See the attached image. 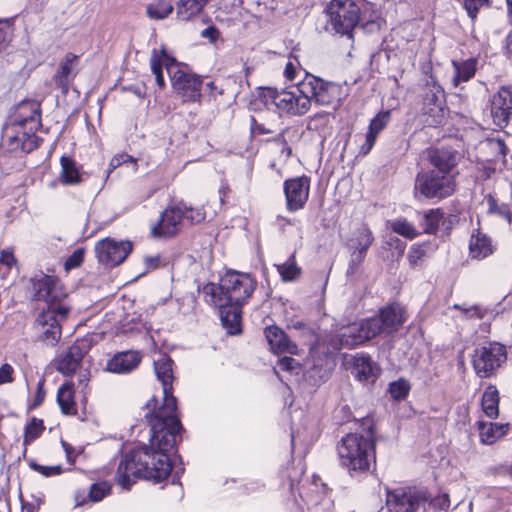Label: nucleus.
<instances>
[{"mask_svg": "<svg viewBox=\"0 0 512 512\" xmlns=\"http://www.w3.org/2000/svg\"><path fill=\"white\" fill-rule=\"evenodd\" d=\"M175 413L176 409L159 407L151 419L149 447L143 446L123 456L116 473V481L122 488L130 489L137 478L159 482L170 474L172 465L167 453L175 446L182 429Z\"/></svg>", "mask_w": 512, "mask_h": 512, "instance_id": "nucleus-1", "label": "nucleus"}, {"mask_svg": "<svg viewBox=\"0 0 512 512\" xmlns=\"http://www.w3.org/2000/svg\"><path fill=\"white\" fill-rule=\"evenodd\" d=\"M40 115L38 102L25 101L18 105L12 121L3 128L2 139L9 150L28 153L38 147L35 133L41 126Z\"/></svg>", "mask_w": 512, "mask_h": 512, "instance_id": "nucleus-2", "label": "nucleus"}, {"mask_svg": "<svg viewBox=\"0 0 512 512\" xmlns=\"http://www.w3.org/2000/svg\"><path fill=\"white\" fill-rule=\"evenodd\" d=\"M37 300H42L45 306L35 321V327L42 342L55 346L61 338V321L66 319L70 307L66 302L64 290H37Z\"/></svg>", "mask_w": 512, "mask_h": 512, "instance_id": "nucleus-3", "label": "nucleus"}, {"mask_svg": "<svg viewBox=\"0 0 512 512\" xmlns=\"http://www.w3.org/2000/svg\"><path fill=\"white\" fill-rule=\"evenodd\" d=\"M340 465L351 476L369 471L375 461V443L371 428L365 434L349 433L337 445Z\"/></svg>", "mask_w": 512, "mask_h": 512, "instance_id": "nucleus-4", "label": "nucleus"}, {"mask_svg": "<svg viewBox=\"0 0 512 512\" xmlns=\"http://www.w3.org/2000/svg\"><path fill=\"white\" fill-rule=\"evenodd\" d=\"M259 95L266 106L274 105L279 113L288 116H303L311 108L308 94L304 93L303 81L290 90L263 88Z\"/></svg>", "mask_w": 512, "mask_h": 512, "instance_id": "nucleus-5", "label": "nucleus"}, {"mask_svg": "<svg viewBox=\"0 0 512 512\" xmlns=\"http://www.w3.org/2000/svg\"><path fill=\"white\" fill-rule=\"evenodd\" d=\"M237 290H205V301L218 308L221 323L230 335L241 333L242 302L232 295Z\"/></svg>", "mask_w": 512, "mask_h": 512, "instance_id": "nucleus-6", "label": "nucleus"}, {"mask_svg": "<svg viewBox=\"0 0 512 512\" xmlns=\"http://www.w3.org/2000/svg\"><path fill=\"white\" fill-rule=\"evenodd\" d=\"M326 12L332 29L349 38L352 37V30L361 23L360 8L352 0H331Z\"/></svg>", "mask_w": 512, "mask_h": 512, "instance_id": "nucleus-7", "label": "nucleus"}, {"mask_svg": "<svg viewBox=\"0 0 512 512\" xmlns=\"http://www.w3.org/2000/svg\"><path fill=\"white\" fill-rule=\"evenodd\" d=\"M380 334L379 319H363L341 327L337 339L333 342L334 349H352Z\"/></svg>", "mask_w": 512, "mask_h": 512, "instance_id": "nucleus-8", "label": "nucleus"}, {"mask_svg": "<svg viewBox=\"0 0 512 512\" xmlns=\"http://www.w3.org/2000/svg\"><path fill=\"white\" fill-rule=\"evenodd\" d=\"M415 196L427 199H443L455 191L454 175H441L436 170L418 173L414 186Z\"/></svg>", "mask_w": 512, "mask_h": 512, "instance_id": "nucleus-9", "label": "nucleus"}, {"mask_svg": "<svg viewBox=\"0 0 512 512\" xmlns=\"http://www.w3.org/2000/svg\"><path fill=\"white\" fill-rule=\"evenodd\" d=\"M504 345L493 342L474 350L472 363L475 373L480 378H488L506 361Z\"/></svg>", "mask_w": 512, "mask_h": 512, "instance_id": "nucleus-10", "label": "nucleus"}, {"mask_svg": "<svg viewBox=\"0 0 512 512\" xmlns=\"http://www.w3.org/2000/svg\"><path fill=\"white\" fill-rule=\"evenodd\" d=\"M304 93L308 94L310 104L314 101L321 106H334L340 101L341 88L339 85L331 82H325L322 79L307 75L303 80Z\"/></svg>", "mask_w": 512, "mask_h": 512, "instance_id": "nucleus-11", "label": "nucleus"}, {"mask_svg": "<svg viewBox=\"0 0 512 512\" xmlns=\"http://www.w3.org/2000/svg\"><path fill=\"white\" fill-rule=\"evenodd\" d=\"M425 503V491L402 487L387 492L386 504L390 512H422Z\"/></svg>", "mask_w": 512, "mask_h": 512, "instance_id": "nucleus-12", "label": "nucleus"}, {"mask_svg": "<svg viewBox=\"0 0 512 512\" xmlns=\"http://www.w3.org/2000/svg\"><path fill=\"white\" fill-rule=\"evenodd\" d=\"M132 251L130 241H116L112 238H105L95 245V253L98 261L107 266L121 264Z\"/></svg>", "mask_w": 512, "mask_h": 512, "instance_id": "nucleus-13", "label": "nucleus"}, {"mask_svg": "<svg viewBox=\"0 0 512 512\" xmlns=\"http://www.w3.org/2000/svg\"><path fill=\"white\" fill-rule=\"evenodd\" d=\"M286 208L289 212H296L304 208L310 191V180L301 176L287 179L284 182Z\"/></svg>", "mask_w": 512, "mask_h": 512, "instance_id": "nucleus-14", "label": "nucleus"}, {"mask_svg": "<svg viewBox=\"0 0 512 512\" xmlns=\"http://www.w3.org/2000/svg\"><path fill=\"white\" fill-rule=\"evenodd\" d=\"M173 89L184 101L195 102L201 96L202 80L193 74L187 73L177 66L171 75Z\"/></svg>", "mask_w": 512, "mask_h": 512, "instance_id": "nucleus-15", "label": "nucleus"}, {"mask_svg": "<svg viewBox=\"0 0 512 512\" xmlns=\"http://www.w3.org/2000/svg\"><path fill=\"white\" fill-rule=\"evenodd\" d=\"M173 361L165 355L154 361V370L157 379L162 384L163 390V404L166 409H177L176 398L173 396L172 383L173 376Z\"/></svg>", "mask_w": 512, "mask_h": 512, "instance_id": "nucleus-16", "label": "nucleus"}, {"mask_svg": "<svg viewBox=\"0 0 512 512\" xmlns=\"http://www.w3.org/2000/svg\"><path fill=\"white\" fill-rule=\"evenodd\" d=\"M512 115V85L502 86L491 100V116L494 124L505 127Z\"/></svg>", "mask_w": 512, "mask_h": 512, "instance_id": "nucleus-17", "label": "nucleus"}, {"mask_svg": "<svg viewBox=\"0 0 512 512\" xmlns=\"http://www.w3.org/2000/svg\"><path fill=\"white\" fill-rule=\"evenodd\" d=\"M184 217V210L180 206H171L164 210L157 225L151 232L154 236L170 237L178 233L181 221Z\"/></svg>", "mask_w": 512, "mask_h": 512, "instance_id": "nucleus-18", "label": "nucleus"}, {"mask_svg": "<svg viewBox=\"0 0 512 512\" xmlns=\"http://www.w3.org/2000/svg\"><path fill=\"white\" fill-rule=\"evenodd\" d=\"M405 309L397 304L388 305L380 310L378 316L371 319H379L380 334H390L396 331L406 321Z\"/></svg>", "mask_w": 512, "mask_h": 512, "instance_id": "nucleus-19", "label": "nucleus"}, {"mask_svg": "<svg viewBox=\"0 0 512 512\" xmlns=\"http://www.w3.org/2000/svg\"><path fill=\"white\" fill-rule=\"evenodd\" d=\"M391 120V114L389 110L380 111L371 121L368 127V131L363 136L364 141L360 144L358 155L366 156L373 148L378 135L386 128Z\"/></svg>", "mask_w": 512, "mask_h": 512, "instance_id": "nucleus-20", "label": "nucleus"}, {"mask_svg": "<svg viewBox=\"0 0 512 512\" xmlns=\"http://www.w3.org/2000/svg\"><path fill=\"white\" fill-rule=\"evenodd\" d=\"M380 369L372 361L371 357L365 354H358L352 358L351 374L360 382H374Z\"/></svg>", "mask_w": 512, "mask_h": 512, "instance_id": "nucleus-21", "label": "nucleus"}, {"mask_svg": "<svg viewBox=\"0 0 512 512\" xmlns=\"http://www.w3.org/2000/svg\"><path fill=\"white\" fill-rule=\"evenodd\" d=\"M84 354L85 350L80 343L73 344L55 360L56 370L66 376L72 375L79 367Z\"/></svg>", "mask_w": 512, "mask_h": 512, "instance_id": "nucleus-22", "label": "nucleus"}, {"mask_svg": "<svg viewBox=\"0 0 512 512\" xmlns=\"http://www.w3.org/2000/svg\"><path fill=\"white\" fill-rule=\"evenodd\" d=\"M141 359L137 351L119 352L107 362L106 370L117 374L129 373L138 367Z\"/></svg>", "mask_w": 512, "mask_h": 512, "instance_id": "nucleus-23", "label": "nucleus"}, {"mask_svg": "<svg viewBox=\"0 0 512 512\" xmlns=\"http://www.w3.org/2000/svg\"><path fill=\"white\" fill-rule=\"evenodd\" d=\"M150 66L152 73L155 75L157 85L160 88H164L165 81L162 68L165 66L171 76L176 68L175 59L167 54L164 47H161L159 50L153 49L151 53Z\"/></svg>", "mask_w": 512, "mask_h": 512, "instance_id": "nucleus-24", "label": "nucleus"}, {"mask_svg": "<svg viewBox=\"0 0 512 512\" xmlns=\"http://www.w3.org/2000/svg\"><path fill=\"white\" fill-rule=\"evenodd\" d=\"M429 160L437 173L453 175L451 172L457 165V152L451 149H434L429 151Z\"/></svg>", "mask_w": 512, "mask_h": 512, "instance_id": "nucleus-25", "label": "nucleus"}, {"mask_svg": "<svg viewBox=\"0 0 512 512\" xmlns=\"http://www.w3.org/2000/svg\"><path fill=\"white\" fill-rule=\"evenodd\" d=\"M265 337L270 349L274 353L295 354L297 346L290 342L285 332L277 326H268L265 329Z\"/></svg>", "mask_w": 512, "mask_h": 512, "instance_id": "nucleus-26", "label": "nucleus"}, {"mask_svg": "<svg viewBox=\"0 0 512 512\" xmlns=\"http://www.w3.org/2000/svg\"><path fill=\"white\" fill-rule=\"evenodd\" d=\"M493 252L494 246L490 237L480 231L472 233L469 240V256L472 259L482 260Z\"/></svg>", "mask_w": 512, "mask_h": 512, "instance_id": "nucleus-27", "label": "nucleus"}, {"mask_svg": "<svg viewBox=\"0 0 512 512\" xmlns=\"http://www.w3.org/2000/svg\"><path fill=\"white\" fill-rule=\"evenodd\" d=\"M77 60L78 57L76 55L67 54L61 62L59 70L54 76L55 84L63 93L68 92L69 84L75 75L74 68L77 64Z\"/></svg>", "mask_w": 512, "mask_h": 512, "instance_id": "nucleus-28", "label": "nucleus"}, {"mask_svg": "<svg viewBox=\"0 0 512 512\" xmlns=\"http://www.w3.org/2000/svg\"><path fill=\"white\" fill-rule=\"evenodd\" d=\"M210 0H178L176 17L180 21H190L200 15Z\"/></svg>", "mask_w": 512, "mask_h": 512, "instance_id": "nucleus-29", "label": "nucleus"}, {"mask_svg": "<svg viewBox=\"0 0 512 512\" xmlns=\"http://www.w3.org/2000/svg\"><path fill=\"white\" fill-rule=\"evenodd\" d=\"M254 286L255 282L250 274L229 270L221 277L219 288H253Z\"/></svg>", "mask_w": 512, "mask_h": 512, "instance_id": "nucleus-30", "label": "nucleus"}, {"mask_svg": "<svg viewBox=\"0 0 512 512\" xmlns=\"http://www.w3.org/2000/svg\"><path fill=\"white\" fill-rule=\"evenodd\" d=\"M57 402L65 414L76 412L74 401V384L71 381L63 383L58 389Z\"/></svg>", "mask_w": 512, "mask_h": 512, "instance_id": "nucleus-31", "label": "nucleus"}, {"mask_svg": "<svg viewBox=\"0 0 512 512\" xmlns=\"http://www.w3.org/2000/svg\"><path fill=\"white\" fill-rule=\"evenodd\" d=\"M423 122L431 127L442 125L447 117L446 105H423Z\"/></svg>", "mask_w": 512, "mask_h": 512, "instance_id": "nucleus-32", "label": "nucleus"}, {"mask_svg": "<svg viewBox=\"0 0 512 512\" xmlns=\"http://www.w3.org/2000/svg\"><path fill=\"white\" fill-rule=\"evenodd\" d=\"M482 409L486 416L496 418L499 413V395L495 386L490 385L482 395Z\"/></svg>", "mask_w": 512, "mask_h": 512, "instance_id": "nucleus-33", "label": "nucleus"}, {"mask_svg": "<svg viewBox=\"0 0 512 512\" xmlns=\"http://www.w3.org/2000/svg\"><path fill=\"white\" fill-rule=\"evenodd\" d=\"M61 163V182L65 185H75L81 180L79 170L74 160L67 156H62L60 159Z\"/></svg>", "mask_w": 512, "mask_h": 512, "instance_id": "nucleus-34", "label": "nucleus"}, {"mask_svg": "<svg viewBox=\"0 0 512 512\" xmlns=\"http://www.w3.org/2000/svg\"><path fill=\"white\" fill-rule=\"evenodd\" d=\"M455 75L453 77V84L458 86L461 82L470 80L476 72V60L467 59L465 61H453Z\"/></svg>", "mask_w": 512, "mask_h": 512, "instance_id": "nucleus-35", "label": "nucleus"}, {"mask_svg": "<svg viewBox=\"0 0 512 512\" xmlns=\"http://www.w3.org/2000/svg\"><path fill=\"white\" fill-rule=\"evenodd\" d=\"M373 241L374 237L371 230L367 226L363 225L349 239L348 247L349 249L367 252Z\"/></svg>", "mask_w": 512, "mask_h": 512, "instance_id": "nucleus-36", "label": "nucleus"}, {"mask_svg": "<svg viewBox=\"0 0 512 512\" xmlns=\"http://www.w3.org/2000/svg\"><path fill=\"white\" fill-rule=\"evenodd\" d=\"M170 0H156L146 6V15L152 20H164L173 12Z\"/></svg>", "mask_w": 512, "mask_h": 512, "instance_id": "nucleus-37", "label": "nucleus"}, {"mask_svg": "<svg viewBox=\"0 0 512 512\" xmlns=\"http://www.w3.org/2000/svg\"><path fill=\"white\" fill-rule=\"evenodd\" d=\"M508 430L509 424L492 423L488 427H482L480 430L481 442L487 445H491L506 435Z\"/></svg>", "mask_w": 512, "mask_h": 512, "instance_id": "nucleus-38", "label": "nucleus"}, {"mask_svg": "<svg viewBox=\"0 0 512 512\" xmlns=\"http://www.w3.org/2000/svg\"><path fill=\"white\" fill-rule=\"evenodd\" d=\"M307 130L317 132L325 137L330 130V114L327 112L316 113L307 120Z\"/></svg>", "mask_w": 512, "mask_h": 512, "instance_id": "nucleus-39", "label": "nucleus"}, {"mask_svg": "<svg viewBox=\"0 0 512 512\" xmlns=\"http://www.w3.org/2000/svg\"><path fill=\"white\" fill-rule=\"evenodd\" d=\"M445 93L443 88L436 83L432 78L428 81L425 88L423 97V105H444Z\"/></svg>", "mask_w": 512, "mask_h": 512, "instance_id": "nucleus-40", "label": "nucleus"}, {"mask_svg": "<svg viewBox=\"0 0 512 512\" xmlns=\"http://www.w3.org/2000/svg\"><path fill=\"white\" fill-rule=\"evenodd\" d=\"M44 431L43 421L33 417L30 422L25 426L24 429V439L23 446L24 451L23 454H26L27 446L32 443L34 440L39 438Z\"/></svg>", "mask_w": 512, "mask_h": 512, "instance_id": "nucleus-41", "label": "nucleus"}, {"mask_svg": "<svg viewBox=\"0 0 512 512\" xmlns=\"http://www.w3.org/2000/svg\"><path fill=\"white\" fill-rule=\"evenodd\" d=\"M389 225L394 233L410 240L416 238L419 234L415 226L405 218L394 219L390 221Z\"/></svg>", "mask_w": 512, "mask_h": 512, "instance_id": "nucleus-42", "label": "nucleus"}, {"mask_svg": "<svg viewBox=\"0 0 512 512\" xmlns=\"http://www.w3.org/2000/svg\"><path fill=\"white\" fill-rule=\"evenodd\" d=\"M444 217L440 209H431L424 214V232L426 234H435Z\"/></svg>", "mask_w": 512, "mask_h": 512, "instance_id": "nucleus-43", "label": "nucleus"}, {"mask_svg": "<svg viewBox=\"0 0 512 512\" xmlns=\"http://www.w3.org/2000/svg\"><path fill=\"white\" fill-rule=\"evenodd\" d=\"M425 505H423L422 512H436L446 510L449 507L450 501L447 495H439L431 498L425 492Z\"/></svg>", "mask_w": 512, "mask_h": 512, "instance_id": "nucleus-44", "label": "nucleus"}, {"mask_svg": "<svg viewBox=\"0 0 512 512\" xmlns=\"http://www.w3.org/2000/svg\"><path fill=\"white\" fill-rule=\"evenodd\" d=\"M277 270L284 281H292L299 277L300 268L291 256L285 263L277 265Z\"/></svg>", "mask_w": 512, "mask_h": 512, "instance_id": "nucleus-45", "label": "nucleus"}, {"mask_svg": "<svg viewBox=\"0 0 512 512\" xmlns=\"http://www.w3.org/2000/svg\"><path fill=\"white\" fill-rule=\"evenodd\" d=\"M31 283L34 288H55L58 285V278L39 271L31 278Z\"/></svg>", "mask_w": 512, "mask_h": 512, "instance_id": "nucleus-46", "label": "nucleus"}, {"mask_svg": "<svg viewBox=\"0 0 512 512\" xmlns=\"http://www.w3.org/2000/svg\"><path fill=\"white\" fill-rule=\"evenodd\" d=\"M17 261L10 251H2L0 253V275L2 279L7 277L11 269L16 268Z\"/></svg>", "mask_w": 512, "mask_h": 512, "instance_id": "nucleus-47", "label": "nucleus"}, {"mask_svg": "<svg viewBox=\"0 0 512 512\" xmlns=\"http://www.w3.org/2000/svg\"><path fill=\"white\" fill-rule=\"evenodd\" d=\"M28 465L33 471L41 474L44 477L57 476L60 475L63 471L61 465L44 466L36 463L32 459L29 460Z\"/></svg>", "mask_w": 512, "mask_h": 512, "instance_id": "nucleus-48", "label": "nucleus"}, {"mask_svg": "<svg viewBox=\"0 0 512 512\" xmlns=\"http://www.w3.org/2000/svg\"><path fill=\"white\" fill-rule=\"evenodd\" d=\"M13 29L9 20H0V53L4 51L12 38Z\"/></svg>", "mask_w": 512, "mask_h": 512, "instance_id": "nucleus-49", "label": "nucleus"}, {"mask_svg": "<svg viewBox=\"0 0 512 512\" xmlns=\"http://www.w3.org/2000/svg\"><path fill=\"white\" fill-rule=\"evenodd\" d=\"M489 5L490 0H463V6L472 20L476 19L480 8Z\"/></svg>", "mask_w": 512, "mask_h": 512, "instance_id": "nucleus-50", "label": "nucleus"}, {"mask_svg": "<svg viewBox=\"0 0 512 512\" xmlns=\"http://www.w3.org/2000/svg\"><path fill=\"white\" fill-rule=\"evenodd\" d=\"M110 492V485L106 482L93 484L89 491V498L93 502L102 500Z\"/></svg>", "mask_w": 512, "mask_h": 512, "instance_id": "nucleus-51", "label": "nucleus"}, {"mask_svg": "<svg viewBox=\"0 0 512 512\" xmlns=\"http://www.w3.org/2000/svg\"><path fill=\"white\" fill-rule=\"evenodd\" d=\"M410 390V386L405 380H398L390 384V394L395 399L404 398Z\"/></svg>", "mask_w": 512, "mask_h": 512, "instance_id": "nucleus-52", "label": "nucleus"}, {"mask_svg": "<svg viewBox=\"0 0 512 512\" xmlns=\"http://www.w3.org/2000/svg\"><path fill=\"white\" fill-rule=\"evenodd\" d=\"M387 245L391 249H393V252L391 255V257L393 259L399 260L400 258H402L405 248H406V243L404 241L400 240L399 238H397L395 236H391L387 240Z\"/></svg>", "mask_w": 512, "mask_h": 512, "instance_id": "nucleus-53", "label": "nucleus"}, {"mask_svg": "<svg viewBox=\"0 0 512 512\" xmlns=\"http://www.w3.org/2000/svg\"><path fill=\"white\" fill-rule=\"evenodd\" d=\"M364 19H365V16L363 14L361 16V21H363L361 23V27L363 28L364 31H366L368 33H374V32L379 31L385 22L381 17H378V16H375L373 19L366 20V21H364Z\"/></svg>", "mask_w": 512, "mask_h": 512, "instance_id": "nucleus-54", "label": "nucleus"}, {"mask_svg": "<svg viewBox=\"0 0 512 512\" xmlns=\"http://www.w3.org/2000/svg\"><path fill=\"white\" fill-rule=\"evenodd\" d=\"M351 255H350V261H349V267H348V273H353L364 261L366 257L365 251L356 250V249H350Z\"/></svg>", "mask_w": 512, "mask_h": 512, "instance_id": "nucleus-55", "label": "nucleus"}, {"mask_svg": "<svg viewBox=\"0 0 512 512\" xmlns=\"http://www.w3.org/2000/svg\"><path fill=\"white\" fill-rule=\"evenodd\" d=\"M84 260V252L82 249L75 250L65 261L64 268L66 271L79 267Z\"/></svg>", "mask_w": 512, "mask_h": 512, "instance_id": "nucleus-56", "label": "nucleus"}, {"mask_svg": "<svg viewBox=\"0 0 512 512\" xmlns=\"http://www.w3.org/2000/svg\"><path fill=\"white\" fill-rule=\"evenodd\" d=\"M425 249L422 245L414 244L411 246L407 259L410 265L415 266L419 263V261L424 257Z\"/></svg>", "mask_w": 512, "mask_h": 512, "instance_id": "nucleus-57", "label": "nucleus"}, {"mask_svg": "<svg viewBox=\"0 0 512 512\" xmlns=\"http://www.w3.org/2000/svg\"><path fill=\"white\" fill-rule=\"evenodd\" d=\"M14 368L8 364L4 363L0 367V385L9 384L14 381Z\"/></svg>", "mask_w": 512, "mask_h": 512, "instance_id": "nucleus-58", "label": "nucleus"}, {"mask_svg": "<svg viewBox=\"0 0 512 512\" xmlns=\"http://www.w3.org/2000/svg\"><path fill=\"white\" fill-rule=\"evenodd\" d=\"M184 210V217L185 219L190 220L192 223H199L205 218V214L201 209H192V208H185Z\"/></svg>", "mask_w": 512, "mask_h": 512, "instance_id": "nucleus-59", "label": "nucleus"}, {"mask_svg": "<svg viewBox=\"0 0 512 512\" xmlns=\"http://www.w3.org/2000/svg\"><path fill=\"white\" fill-rule=\"evenodd\" d=\"M278 366L282 370L294 371L298 368L299 363L291 357H283L279 360Z\"/></svg>", "mask_w": 512, "mask_h": 512, "instance_id": "nucleus-60", "label": "nucleus"}, {"mask_svg": "<svg viewBox=\"0 0 512 512\" xmlns=\"http://www.w3.org/2000/svg\"><path fill=\"white\" fill-rule=\"evenodd\" d=\"M160 256L154 255V256H146L144 257V265L147 271L155 270L160 265Z\"/></svg>", "mask_w": 512, "mask_h": 512, "instance_id": "nucleus-61", "label": "nucleus"}, {"mask_svg": "<svg viewBox=\"0 0 512 512\" xmlns=\"http://www.w3.org/2000/svg\"><path fill=\"white\" fill-rule=\"evenodd\" d=\"M90 380V373L87 370L80 371L78 375L79 385L83 386V389L87 387V384Z\"/></svg>", "mask_w": 512, "mask_h": 512, "instance_id": "nucleus-62", "label": "nucleus"}, {"mask_svg": "<svg viewBox=\"0 0 512 512\" xmlns=\"http://www.w3.org/2000/svg\"><path fill=\"white\" fill-rule=\"evenodd\" d=\"M202 36L214 42L217 39V31L214 27H208L203 30Z\"/></svg>", "mask_w": 512, "mask_h": 512, "instance_id": "nucleus-63", "label": "nucleus"}, {"mask_svg": "<svg viewBox=\"0 0 512 512\" xmlns=\"http://www.w3.org/2000/svg\"><path fill=\"white\" fill-rule=\"evenodd\" d=\"M284 73L289 80H293L295 78V66L292 62H288L286 64Z\"/></svg>", "mask_w": 512, "mask_h": 512, "instance_id": "nucleus-64", "label": "nucleus"}]
</instances>
